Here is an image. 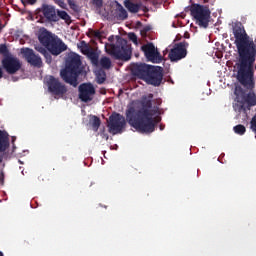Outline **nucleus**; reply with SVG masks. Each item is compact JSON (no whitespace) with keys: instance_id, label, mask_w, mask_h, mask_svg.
<instances>
[{"instance_id":"24","label":"nucleus","mask_w":256,"mask_h":256,"mask_svg":"<svg viewBox=\"0 0 256 256\" xmlns=\"http://www.w3.org/2000/svg\"><path fill=\"white\" fill-rule=\"evenodd\" d=\"M98 65L102 67V69H111V59L107 56H104L98 61Z\"/></svg>"},{"instance_id":"20","label":"nucleus","mask_w":256,"mask_h":256,"mask_svg":"<svg viewBox=\"0 0 256 256\" xmlns=\"http://www.w3.org/2000/svg\"><path fill=\"white\" fill-rule=\"evenodd\" d=\"M56 17H58V21L62 19L67 25L71 23V16L65 10H56Z\"/></svg>"},{"instance_id":"44","label":"nucleus","mask_w":256,"mask_h":256,"mask_svg":"<svg viewBox=\"0 0 256 256\" xmlns=\"http://www.w3.org/2000/svg\"><path fill=\"white\" fill-rule=\"evenodd\" d=\"M15 139H16V138H15V137H13V138H12V142H14V141H15Z\"/></svg>"},{"instance_id":"16","label":"nucleus","mask_w":256,"mask_h":256,"mask_svg":"<svg viewBox=\"0 0 256 256\" xmlns=\"http://www.w3.org/2000/svg\"><path fill=\"white\" fill-rule=\"evenodd\" d=\"M21 53L24 56V59L27 61V63H29L33 67H41V65H43L41 57L35 54V51H33V49L22 48Z\"/></svg>"},{"instance_id":"5","label":"nucleus","mask_w":256,"mask_h":256,"mask_svg":"<svg viewBox=\"0 0 256 256\" xmlns=\"http://www.w3.org/2000/svg\"><path fill=\"white\" fill-rule=\"evenodd\" d=\"M106 53L120 61L131 59V44L125 38L119 37L115 44H106Z\"/></svg>"},{"instance_id":"26","label":"nucleus","mask_w":256,"mask_h":256,"mask_svg":"<svg viewBox=\"0 0 256 256\" xmlns=\"http://www.w3.org/2000/svg\"><path fill=\"white\" fill-rule=\"evenodd\" d=\"M81 45H82L83 55L88 56L91 53L93 48L89 47V44L85 43V41H82Z\"/></svg>"},{"instance_id":"37","label":"nucleus","mask_w":256,"mask_h":256,"mask_svg":"<svg viewBox=\"0 0 256 256\" xmlns=\"http://www.w3.org/2000/svg\"><path fill=\"white\" fill-rule=\"evenodd\" d=\"M58 5L61 9H67V4L63 0H58Z\"/></svg>"},{"instance_id":"33","label":"nucleus","mask_w":256,"mask_h":256,"mask_svg":"<svg viewBox=\"0 0 256 256\" xmlns=\"http://www.w3.org/2000/svg\"><path fill=\"white\" fill-rule=\"evenodd\" d=\"M128 37H129L131 42H133L137 45V35L135 33H129Z\"/></svg>"},{"instance_id":"34","label":"nucleus","mask_w":256,"mask_h":256,"mask_svg":"<svg viewBox=\"0 0 256 256\" xmlns=\"http://www.w3.org/2000/svg\"><path fill=\"white\" fill-rule=\"evenodd\" d=\"M149 31H151V26L147 25L144 26L143 29L140 31L141 35H147V33H149Z\"/></svg>"},{"instance_id":"12","label":"nucleus","mask_w":256,"mask_h":256,"mask_svg":"<svg viewBox=\"0 0 256 256\" xmlns=\"http://www.w3.org/2000/svg\"><path fill=\"white\" fill-rule=\"evenodd\" d=\"M189 47V43L180 42L175 44L173 49L170 50L168 57L170 61L177 62L181 61V59H185L187 57V48Z\"/></svg>"},{"instance_id":"30","label":"nucleus","mask_w":256,"mask_h":256,"mask_svg":"<svg viewBox=\"0 0 256 256\" xmlns=\"http://www.w3.org/2000/svg\"><path fill=\"white\" fill-rule=\"evenodd\" d=\"M91 33H93V37L95 38V39H102V33L103 32H101V31H99V30H91Z\"/></svg>"},{"instance_id":"7","label":"nucleus","mask_w":256,"mask_h":256,"mask_svg":"<svg viewBox=\"0 0 256 256\" xmlns=\"http://www.w3.org/2000/svg\"><path fill=\"white\" fill-rule=\"evenodd\" d=\"M46 84L48 87V91L52 93V95H57L58 97H63L67 93V86L59 81V78H55L54 76H48L46 78Z\"/></svg>"},{"instance_id":"40","label":"nucleus","mask_w":256,"mask_h":256,"mask_svg":"<svg viewBox=\"0 0 256 256\" xmlns=\"http://www.w3.org/2000/svg\"><path fill=\"white\" fill-rule=\"evenodd\" d=\"M160 131H163V129H165V125H163V124H160Z\"/></svg>"},{"instance_id":"1","label":"nucleus","mask_w":256,"mask_h":256,"mask_svg":"<svg viewBox=\"0 0 256 256\" xmlns=\"http://www.w3.org/2000/svg\"><path fill=\"white\" fill-rule=\"evenodd\" d=\"M234 44L237 49L236 57V79L245 89L253 91L255 89V70H256V41L247 35L245 27L241 22L232 26Z\"/></svg>"},{"instance_id":"2","label":"nucleus","mask_w":256,"mask_h":256,"mask_svg":"<svg viewBox=\"0 0 256 256\" xmlns=\"http://www.w3.org/2000/svg\"><path fill=\"white\" fill-rule=\"evenodd\" d=\"M153 94L142 96L140 109L130 107L126 110V121L130 127L136 129L139 133H153L158 123H161V117L154 115H161L159 107H153Z\"/></svg>"},{"instance_id":"18","label":"nucleus","mask_w":256,"mask_h":256,"mask_svg":"<svg viewBox=\"0 0 256 256\" xmlns=\"http://www.w3.org/2000/svg\"><path fill=\"white\" fill-rule=\"evenodd\" d=\"M114 17L118 21H125L129 18V13H127V10H125L123 5L117 3L116 10L114 12Z\"/></svg>"},{"instance_id":"22","label":"nucleus","mask_w":256,"mask_h":256,"mask_svg":"<svg viewBox=\"0 0 256 256\" xmlns=\"http://www.w3.org/2000/svg\"><path fill=\"white\" fill-rule=\"evenodd\" d=\"M244 100L246 101V103L250 106V107H255L256 105V95L255 92L250 91L244 98Z\"/></svg>"},{"instance_id":"38","label":"nucleus","mask_w":256,"mask_h":256,"mask_svg":"<svg viewBox=\"0 0 256 256\" xmlns=\"http://www.w3.org/2000/svg\"><path fill=\"white\" fill-rule=\"evenodd\" d=\"M91 31H93V29L90 28V29L88 30V32H87V36H88V37H93V32H91Z\"/></svg>"},{"instance_id":"32","label":"nucleus","mask_w":256,"mask_h":256,"mask_svg":"<svg viewBox=\"0 0 256 256\" xmlns=\"http://www.w3.org/2000/svg\"><path fill=\"white\" fill-rule=\"evenodd\" d=\"M250 125H251L252 131H254V133H256V114L253 116V118L250 122Z\"/></svg>"},{"instance_id":"17","label":"nucleus","mask_w":256,"mask_h":256,"mask_svg":"<svg viewBox=\"0 0 256 256\" xmlns=\"http://www.w3.org/2000/svg\"><path fill=\"white\" fill-rule=\"evenodd\" d=\"M9 149V133L0 130V153H4ZM3 162V158L0 157V163Z\"/></svg>"},{"instance_id":"6","label":"nucleus","mask_w":256,"mask_h":256,"mask_svg":"<svg viewBox=\"0 0 256 256\" xmlns=\"http://www.w3.org/2000/svg\"><path fill=\"white\" fill-rule=\"evenodd\" d=\"M190 14L196 22V25L207 29L209 27V21L211 19V10L209 6L201 4H192L190 6Z\"/></svg>"},{"instance_id":"28","label":"nucleus","mask_w":256,"mask_h":256,"mask_svg":"<svg viewBox=\"0 0 256 256\" xmlns=\"http://www.w3.org/2000/svg\"><path fill=\"white\" fill-rule=\"evenodd\" d=\"M0 55H4V57L10 56L9 49L7 48V45H5V44L0 45Z\"/></svg>"},{"instance_id":"23","label":"nucleus","mask_w":256,"mask_h":256,"mask_svg":"<svg viewBox=\"0 0 256 256\" xmlns=\"http://www.w3.org/2000/svg\"><path fill=\"white\" fill-rule=\"evenodd\" d=\"M90 124L93 131H99V127H101V118L97 116H92V118L90 119Z\"/></svg>"},{"instance_id":"11","label":"nucleus","mask_w":256,"mask_h":256,"mask_svg":"<svg viewBox=\"0 0 256 256\" xmlns=\"http://www.w3.org/2000/svg\"><path fill=\"white\" fill-rule=\"evenodd\" d=\"M109 121V133L112 135L123 133V129H125V125H127L125 117H123L121 114H115L110 116Z\"/></svg>"},{"instance_id":"31","label":"nucleus","mask_w":256,"mask_h":256,"mask_svg":"<svg viewBox=\"0 0 256 256\" xmlns=\"http://www.w3.org/2000/svg\"><path fill=\"white\" fill-rule=\"evenodd\" d=\"M152 103H154V106L152 107H158L159 109V107H161V103H163V100L161 98H156L152 100Z\"/></svg>"},{"instance_id":"21","label":"nucleus","mask_w":256,"mask_h":256,"mask_svg":"<svg viewBox=\"0 0 256 256\" xmlns=\"http://www.w3.org/2000/svg\"><path fill=\"white\" fill-rule=\"evenodd\" d=\"M87 57L90 59L92 65H95V67L99 66V53H97V51L92 49Z\"/></svg>"},{"instance_id":"8","label":"nucleus","mask_w":256,"mask_h":256,"mask_svg":"<svg viewBox=\"0 0 256 256\" xmlns=\"http://www.w3.org/2000/svg\"><path fill=\"white\" fill-rule=\"evenodd\" d=\"M22 66L23 64L21 63V60L13 55L5 56L2 59V67L8 75H15L17 71L21 70Z\"/></svg>"},{"instance_id":"10","label":"nucleus","mask_w":256,"mask_h":256,"mask_svg":"<svg viewBox=\"0 0 256 256\" xmlns=\"http://www.w3.org/2000/svg\"><path fill=\"white\" fill-rule=\"evenodd\" d=\"M144 81L147 83V85L159 87L163 83V67L152 66L148 72V76H146Z\"/></svg>"},{"instance_id":"4","label":"nucleus","mask_w":256,"mask_h":256,"mask_svg":"<svg viewBox=\"0 0 256 256\" xmlns=\"http://www.w3.org/2000/svg\"><path fill=\"white\" fill-rule=\"evenodd\" d=\"M81 71V56L72 54L67 58L65 69L61 70L60 77L68 85L77 87Z\"/></svg>"},{"instance_id":"42","label":"nucleus","mask_w":256,"mask_h":256,"mask_svg":"<svg viewBox=\"0 0 256 256\" xmlns=\"http://www.w3.org/2000/svg\"><path fill=\"white\" fill-rule=\"evenodd\" d=\"M141 25H143V24L141 23V21H138V22H137V26H138V27H141Z\"/></svg>"},{"instance_id":"15","label":"nucleus","mask_w":256,"mask_h":256,"mask_svg":"<svg viewBox=\"0 0 256 256\" xmlns=\"http://www.w3.org/2000/svg\"><path fill=\"white\" fill-rule=\"evenodd\" d=\"M39 12L42 13L43 17L46 19V21H48V23H57V21H59L57 10L53 5L42 4Z\"/></svg>"},{"instance_id":"3","label":"nucleus","mask_w":256,"mask_h":256,"mask_svg":"<svg viewBox=\"0 0 256 256\" xmlns=\"http://www.w3.org/2000/svg\"><path fill=\"white\" fill-rule=\"evenodd\" d=\"M38 40L41 43L42 46L36 47V51L44 55L46 59H51V55H61L63 51H67V46L65 45V42L59 38H55L51 32L44 30L42 31L39 36ZM45 47V48H44ZM49 51V53L47 52Z\"/></svg>"},{"instance_id":"41","label":"nucleus","mask_w":256,"mask_h":256,"mask_svg":"<svg viewBox=\"0 0 256 256\" xmlns=\"http://www.w3.org/2000/svg\"><path fill=\"white\" fill-rule=\"evenodd\" d=\"M3 77V70L0 68V79Z\"/></svg>"},{"instance_id":"19","label":"nucleus","mask_w":256,"mask_h":256,"mask_svg":"<svg viewBox=\"0 0 256 256\" xmlns=\"http://www.w3.org/2000/svg\"><path fill=\"white\" fill-rule=\"evenodd\" d=\"M141 5V3H133L130 0L124 2V7H126L130 13H139V11H141Z\"/></svg>"},{"instance_id":"39","label":"nucleus","mask_w":256,"mask_h":256,"mask_svg":"<svg viewBox=\"0 0 256 256\" xmlns=\"http://www.w3.org/2000/svg\"><path fill=\"white\" fill-rule=\"evenodd\" d=\"M98 83H105V77L99 78Z\"/></svg>"},{"instance_id":"25","label":"nucleus","mask_w":256,"mask_h":256,"mask_svg":"<svg viewBox=\"0 0 256 256\" xmlns=\"http://www.w3.org/2000/svg\"><path fill=\"white\" fill-rule=\"evenodd\" d=\"M233 131L236 133V135H245L247 128H245L242 124H238L233 127Z\"/></svg>"},{"instance_id":"13","label":"nucleus","mask_w":256,"mask_h":256,"mask_svg":"<svg viewBox=\"0 0 256 256\" xmlns=\"http://www.w3.org/2000/svg\"><path fill=\"white\" fill-rule=\"evenodd\" d=\"M141 51H143L146 59L151 61L152 63H161L163 61V57L159 51L155 48L153 43H147L141 46Z\"/></svg>"},{"instance_id":"9","label":"nucleus","mask_w":256,"mask_h":256,"mask_svg":"<svg viewBox=\"0 0 256 256\" xmlns=\"http://www.w3.org/2000/svg\"><path fill=\"white\" fill-rule=\"evenodd\" d=\"M78 92V97L82 103H89L95 99L96 90L91 82L80 84Z\"/></svg>"},{"instance_id":"27","label":"nucleus","mask_w":256,"mask_h":256,"mask_svg":"<svg viewBox=\"0 0 256 256\" xmlns=\"http://www.w3.org/2000/svg\"><path fill=\"white\" fill-rule=\"evenodd\" d=\"M67 3L72 11H75V13H79V5H77V2L75 0H67Z\"/></svg>"},{"instance_id":"14","label":"nucleus","mask_w":256,"mask_h":256,"mask_svg":"<svg viewBox=\"0 0 256 256\" xmlns=\"http://www.w3.org/2000/svg\"><path fill=\"white\" fill-rule=\"evenodd\" d=\"M152 67L153 66L145 63H134L131 65V73L134 77L145 81Z\"/></svg>"},{"instance_id":"35","label":"nucleus","mask_w":256,"mask_h":256,"mask_svg":"<svg viewBox=\"0 0 256 256\" xmlns=\"http://www.w3.org/2000/svg\"><path fill=\"white\" fill-rule=\"evenodd\" d=\"M234 95H236V97H239V96L243 95V88L236 87L235 90H234Z\"/></svg>"},{"instance_id":"43","label":"nucleus","mask_w":256,"mask_h":256,"mask_svg":"<svg viewBox=\"0 0 256 256\" xmlns=\"http://www.w3.org/2000/svg\"><path fill=\"white\" fill-rule=\"evenodd\" d=\"M0 256H5L2 251H0Z\"/></svg>"},{"instance_id":"29","label":"nucleus","mask_w":256,"mask_h":256,"mask_svg":"<svg viewBox=\"0 0 256 256\" xmlns=\"http://www.w3.org/2000/svg\"><path fill=\"white\" fill-rule=\"evenodd\" d=\"M91 3L96 9H101L103 7V0H91Z\"/></svg>"},{"instance_id":"36","label":"nucleus","mask_w":256,"mask_h":256,"mask_svg":"<svg viewBox=\"0 0 256 256\" xmlns=\"http://www.w3.org/2000/svg\"><path fill=\"white\" fill-rule=\"evenodd\" d=\"M23 5L25 3H28V5H35L37 3V0H22Z\"/></svg>"}]
</instances>
